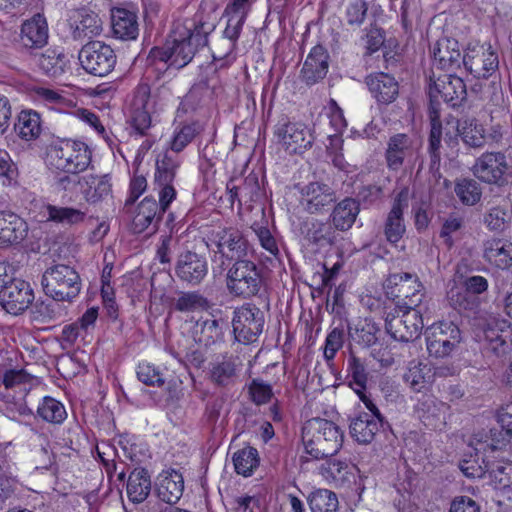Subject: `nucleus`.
<instances>
[{"label":"nucleus","mask_w":512,"mask_h":512,"mask_svg":"<svg viewBox=\"0 0 512 512\" xmlns=\"http://www.w3.org/2000/svg\"><path fill=\"white\" fill-rule=\"evenodd\" d=\"M217 9L215 0H202L194 19L176 21L165 46L152 49L150 56L177 69L186 66L196 49L206 44L207 35L215 29Z\"/></svg>","instance_id":"obj_1"},{"label":"nucleus","mask_w":512,"mask_h":512,"mask_svg":"<svg viewBox=\"0 0 512 512\" xmlns=\"http://www.w3.org/2000/svg\"><path fill=\"white\" fill-rule=\"evenodd\" d=\"M343 431L333 421L313 418L302 428V442L307 454L315 459L335 455L342 447Z\"/></svg>","instance_id":"obj_2"},{"label":"nucleus","mask_w":512,"mask_h":512,"mask_svg":"<svg viewBox=\"0 0 512 512\" xmlns=\"http://www.w3.org/2000/svg\"><path fill=\"white\" fill-rule=\"evenodd\" d=\"M92 159L89 146L78 140H64L52 146L48 152L49 164L67 173H79L88 168Z\"/></svg>","instance_id":"obj_3"},{"label":"nucleus","mask_w":512,"mask_h":512,"mask_svg":"<svg viewBox=\"0 0 512 512\" xmlns=\"http://www.w3.org/2000/svg\"><path fill=\"white\" fill-rule=\"evenodd\" d=\"M41 284L46 295L57 301H67L80 291L79 275L67 265H55L42 275Z\"/></svg>","instance_id":"obj_4"},{"label":"nucleus","mask_w":512,"mask_h":512,"mask_svg":"<svg viewBox=\"0 0 512 512\" xmlns=\"http://www.w3.org/2000/svg\"><path fill=\"white\" fill-rule=\"evenodd\" d=\"M384 288L388 297L403 301V308L416 309L425 296L422 282L416 274L411 273L390 275Z\"/></svg>","instance_id":"obj_5"},{"label":"nucleus","mask_w":512,"mask_h":512,"mask_svg":"<svg viewBox=\"0 0 512 512\" xmlns=\"http://www.w3.org/2000/svg\"><path fill=\"white\" fill-rule=\"evenodd\" d=\"M261 282L257 266L249 260L236 261L227 273V288L235 296L248 298L256 295Z\"/></svg>","instance_id":"obj_6"},{"label":"nucleus","mask_w":512,"mask_h":512,"mask_svg":"<svg viewBox=\"0 0 512 512\" xmlns=\"http://www.w3.org/2000/svg\"><path fill=\"white\" fill-rule=\"evenodd\" d=\"M210 248L214 257L219 256L221 263L225 261H240L247 256L249 245L241 231L235 228H223L214 232L210 239Z\"/></svg>","instance_id":"obj_7"},{"label":"nucleus","mask_w":512,"mask_h":512,"mask_svg":"<svg viewBox=\"0 0 512 512\" xmlns=\"http://www.w3.org/2000/svg\"><path fill=\"white\" fill-rule=\"evenodd\" d=\"M79 61L87 73L104 77L114 69L116 55L109 45L101 41H91L81 48Z\"/></svg>","instance_id":"obj_8"},{"label":"nucleus","mask_w":512,"mask_h":512,"mask_svg":"<svg viewBox=\"0 0 512 512\" xmlns=\"http://www.w3.org/2000/svg\"><path fill=\"white\" fill-rule=\"evenodd\" d=\"M158 106H162L159 94H151L147 84L138 85L132 101L131 126L139 135H145L150 129L152 115L157 112Z\"/></svg>","instance_id":"obj_9"},{"label":"nucleus","mask_w":512,"mask_h":512,"mask_svg":"<svg viewBox=\"0 0 512 512\" xmlns=\"http://www.w3.org/2000/svg\"><path fill=\"white\" fill-rule=\"evenodd\" d=\"M461 341L459 328L450 321L432 324L426 330V346L431 356L443 358L451 354Z\"/></svg>","instance_id":"obj_10"},{"label":"nucleus","mask_w":512,"mask_h":512,"mask_svg":"<svg viewBox=\"0 0 512 512\" xmlns=\"http://www.w3.org/2000/svg\"><path fill=\"white\" fill-rule=\"evenodd\" d=\"M274 134L280 147L289 155H302L312 147L314 136L299 122L278 123Z\"/></svg>","instance_id":"obj_11"},{"label":"nucleus","mask_w":512,"mask_h":512,"mask_svg":"<svg viewBox=\"0 0 512 512\" xmlns=\"http://www.w3.org/2000/svg\"><path fill=\"white\" fill-rule=\"evenodd\" d=\"M423 318L419 310L398 306L396 315L386 318V330L397 341L417 339L423 329Z\"/></svg>","instance_id":"obj_12"},{"label":"nucleus","mask_w":512,"mask_h":512,"mask_svg":"<svg viewBox=\"0 0 512 512\" xmlns=\"http://www.w3.org/2000/svg\"><path fill=\"white\" fill-rule=\"evenodd\" d=\"M264 322V314L258 307L242 305L234 311L232 319L235 338L244 344L255 342L263 331Z\"/></svg>","instance_id":"obj_13"},{"label":"nucleus","mask_w":512,"mask_h":512,"mask_svg":"<svg viewBox=\"0 0 512 512\" xmlns=\"http://www.w3.org/2000/svg\"><path fill=\"white\" fill-rule=\"evenodd\" d=\"M507 156L502 152H485L479 156L472 168L473 174L487 184L502 185L510 169Z\"/></svg>","instance_id":"obj_14"},{"label":"nucleus","mask_w":512,"mask_h":512,"mask_svg":"<svg viewBox=\"0 0 512 512\" xmlns=\"http://www.w3.org/2000/svg\"><path fill=\"white\" fill-rule=\"evenodd\" d=\"M463 65L474 77L488 78L498 69V55L491 45H470L463 56Z\"/></svg>","instance_id":"obj_15"},{"label":"nucleus","mask_w":512,"mask_h":512,"mask_svg":"<svg viewBox=\"0 0 512 512\" xmlns=\"http://www.w3.org/2000/svg\"><path fill=\"white\" fill-rule=\"evenodd\" d=\"M418 152L415 140L407 134L398 133L387 141L385 159L390 170L398 171L405 162H411Z\"/></svg>","instance_id":"obj_16"},{"label":"nucleus","mask_w":512,"mask_h":512,"mask_svg":"<svg viewBox=\"0 0 512 512\" xmlns=\"http://www.w3.org/2000/svg\"><path fill=\"white\" fill-rule=\"evenodd\" d=\"M33 299V290L30 284L24 280L11 281L0 294L2 307L13 315L25 311Z\"/></svg>","instance_id":"obj_17"},{"label":"nucleus","mask_w":512,"mask_h":512,"mask_svg":"<svg viewBox=\"0 0 512 512\" xmlns=\"http://www.w3.org/2000/svg\"><path fill=\"white\" fill-rule=\"evenodd\" d=\"M457 131L464 144L472 148H481L489 140L498 142L502 137L500 126L491 127L488 133L483 124L474 118L459 121Z\"/></svg>","instance_id":"obj_18"},{"label":"nucleus","mask_w":512,"mask_h":512,"mask_svg":"<svg viewBox=\"0 0 512 512\" xmlns=\"http://www.w3.org/2000/svg\"><path fill=\"white\" fill-rule=\"evenodd\" d=\"M69 27L75 40L91 39L103 31V23L94 11L80 8L71 12Z\"/></svg>","instance_id":"obj_19"},{"label":"nucleus","mask_w":512,"mask_h":512,"mask_svg":"<svg viewBox=\"0 0 512 512\" xmlns=\"http://www.w3.org/2000/svg\"><path fill=\"white\" fill-rule=\"evenodd\" d=\"M466 94V85L462 78L452 74L438 77L429 86V95L433 101H438L441 98L453 106L463 101L466 98Z\"/></svg>","instance_id":"obj_20"},{"label":"nucleus","mask_w":512,"mask_h":512,"mask_svg":"<svg viewBox=\"0 0 512 512\" xmlns=\"http://www.w3.org/2000/svg\"><path fill=\"white\" fill-rule=\"evenodd\" d=\"M408 205L409 190L408 188H403L396 195L384 226L386 239L392 244L398 243L405 233L403 212L408 208Z\"/></svg>","instance_id":"obj_21"},{"label":"nucleus","mask_w":512,"mask_h":512,"mask_svg":"<svg viewBox=\"0 0 512 512\" xmlns=\"http://www.w3.org/2000/svg\"><path fill=\"white\" fill-rule=\"evenodd\" d=\"M511 334L510 325L505 322L492 320L478 334L484 348L497 356L504 355L508 350V338Z\"/></svg>","instance_id":"obj_22"},{"label":"nucleus","mask_w":512,"mask_h":512,"mask_svg":"<svg viewBox=\"0 0 512 512\" xmlns=\"http://www.w3.org/2000/svg\"><path fill=\"white\" fill-rule=\"evenodd\" d=\"M79 191L89 204H98L112 197V183L108 175L87 174L79 181Z\"/></svg>","instance_id":"obj_23"},{"label":"nucleus","mask_w":512,"mask_h":512,"mask_svg":"<svg viewBox=\"0 0 512 512\" xmlns=\"http://www.w3.org/2000/svg\"><path fill=\"white\" fill-rule=\"evenodd\" d=\"M301 204L310 212L315 213L323 207L330 205L335 201V192L327 184L321 182H311L302 187Z\"/></svg>","instance_id":"obj_24"},{"label":"nucleus","mask_w":512,"mask_h":512,"mask_svg":"<svg viewBox=\"0 0 512 512\" xmlns=\"http://www.w3.org/2000/svg\"><path fill=\"white\" fill-rule=\"evenodd\" d=\"M329 55L323 46H314L309 52L301 70L302 80L308 84L313 85L322 80L329 67Z\"/></svg>","instance_id":"obj_25"},{"label":"nucleus","mask_w":512,"mask_h":512,"mask_svg":"<svg viewBox=\"0 0 512 512\" xmlns=\"http://www.w3.org/2000/svg\"><path fill=\"white\" fill-rule=\"evenodd\" d=\"M207 261L204 257L193 253L186 252L179 256L176 274L187 283L198 284L207 275Z\"/></svg>","instance_id":"obj_26"},{"label":"nucleus","mask_w":512,"mask_h":512,"mask_svg":"<svg viewBox=\"0 0 512 512\" xmlns=\"http://www.w3.org/2000/svg\"><path fill=\"white\" fill-rule=\"evenodd\" d=\"M463 56L457 40L442 38L433 48L434 64L444 70H455L463 64Z\"/></svg>","instance_id":"obj_27"},{"label":"nucleus","mask_w":512,"mask_h":512,"mask_svg":"<svg viewBox=\"0 0 512 512\" xmlns=\"http://www.w3.org/2000/svg\"><path fill=\"white\" fill-rule=\"evenodd\" d=\"M158 497L168 503L175 504L182 497L184 491V479L180 472L175 469L162 471L156 482Z\"/></svg>","instance_id":"obj_28"},{"label":"nucleus","mask_w":512,"mask_h":512,"mask_svg":"<svg viewBox=\"0 0 512 512\" xmlns=\"http://www.w3.org/2000/svg\"><path fill=\"white\" fill-rule=\"evenodd\" d=\"M27 223L18 215L0 211V247L18 244L27 235Z\"/></svg>","instance_id":"obj_29"},{"label":"nucleus","mask_w":512,"mask_h":512,"mask_svg":"<svg viewBox=\"0 0 512 512\" xmlns=\"http://www.w3.org/2000/svg\"><path fill=\"white\" fill-rule=\"evenodd\" d=\"M486 448L493 451L495 446L493 444H484L480 442L477 447L472 448L471 452L464 455L460 461L459 467L466 477H487L490 464L484 458Z\"/></svg>","instance_id":"obj_30"},{"label":"nucleus","mask_w":512,"mask_h":512,"mask_svg":"<svg viewBox=\"0 0 512 512\" xmlns=\"http://www.w3.org/2000/svg\"><path fill=\"white\" fill-rule=\"evenodd\" d=\"M483 257L491 266L507 269L512 265V243L501 238L489 239L484 243Z\"/></svg>","instance_id":"obj_31"},{"label":"nucleus","mask_w":512,"mask_h":512,"mask_svg":"<svg viewBox=\"0 0 512 512\" xmlns=\"http://www.w3.org/2000/svg\"><path fill=\"white\" fill-rule=\"evenodd\" d=\"M367 86L373 97L380 103L389 104L398 96L399 87L394 77L380 72L366 78Z\"/></svg>","instance_id":"obj_32"},{"label":"nucleus","mask_w":512,"mask_h":512,"mask_svg":"<svg viewBox=\"0 0 512 512\" xmlns=\"http://www.w3.org/2000/svg\"><path fill=\"white\" fill-rule=\"evenodd\" d=\"M21 42L28 48H40L48 39V25L46 19L37 14L26 20L21 27Z\"/></svg>","instance_id":"obj_33"},{"label":"nucleus","mask_w":512,"mask_h":512,"mask_svg":"<svg viewBox=\"0 0 512 512\" xmlns=\"http://www.w3.org/2000/svg\"><path fill=\"white\" fill-rule=\"evenodd\" d=\"M404 380L413 391L422 392L433 384L435 370L429 364L411 362L404 375Z\"/></svg>","instance_id":"obj_34"},{"label":"nucleus","mask_w":512,"mask_h":512,"mask_svg":"<svg viewBox=\"0 0 512 512\" xmlns=\"http://www.w3.org/2000/svg\"><path fill=\"white\" fill-rule=\"evenodd\" d=\"M112 29L115 36L120 39H135L139 31L136 15L123 8L114 9L112 11Z\"/></svg>","instance_id":"obj_35"},{"label":"nucleus","mask_w":512,"mask_h":512,"mask_svg":"<svg viewBox=\"0 0 512 512\" xmlns=\"http://www.w3.org/2000/svg\"><path fill=\"white\" fill-rule=\"evenodd\" d=\"M162 212L153 197H145L137 206L132 220V229L135 233L144 232L154 220H158Z\"/></svg>","instance_id":"obj_36"},{"label":"nucleus","mask_w":512,"mask_h":512,"mask_svg":"<svg viewBox=\"0 0 512 512\" xmlns=\"http://www.w3.org/2000/svg\"><path fill=\"white\" fill-rule=\"evenodd\" d=\"M151 491V480L147 470L134 469L127 481V496L133 503H142Z\"/></svg>","instance_id":"obj_37"},{"label":"nucleus","mask_w":512,"mask_h":512,"mask_svg":"<svg viewBox=\"0 0 512 512\" xmlns=\"http://www.w3.org/2000/svg\"><path fill=\"white\" fill-rule=\"evenodd\" d=\"M381 422L367 413H361L351 421L350 434L359 443H370Z\"/></svg>","instance_id":"obj_38"},{"label":"nucleus","mask_w":512,"mask_h":512,"mask_svg":"<svg viewBox=\"0 0 512 512\" xmlns=\"http://www.w3.org/2000/svg\"><path fill=\"white\" fill-rule=\"evenodd\" d=\"M416 410L424 422L437 427L445 419L447 405L434 396H424L417 404Z\"/></svg>","instance_id":"obj_39"},{"label":"nucleus","mask_w":512,"mask_h":512,"mask_svg":"<svg viewBox=\"0 0 512 512\" xmlns=\"http://www.w3.org/2000/svg\"><path fill=\"white\" fill-rule=\"evenodd\" d=\"M487 478L495 489L512 492V461L499 460L490 465Z\"/></svg>","instance_id":"obj_40"},{"label":"nucleus","mask_w":512,"mask_h":512,"mask_svg":"<svg viewBox=\"0 0 512 512\" xmlns=\"http://www.w3.org/2000/svg\"><path fill=\"white\" fill-rule=\"evenodd\" d=\"M359 213V204L351 198H346L336 205L332 213L335 228L347 230L351 228Z\"/></svg>","instance_id":"obj_41"},{"label":"nucleus","mask_w":512,"mask_h":512,"mask_svg":"<svg viewBox=\"0 0 512 512\" xmlns=\"http://www.w3.org/2000/svg\"><path fill=\"white\" fill-rule=\"evenodd\" d=\"M40 115L33 110H23L19 113L15 131L24 140L36 139L41 133Z\"/></svg>","instance_id":"obj_42"},{"label":"nucleus","mask_w":512,"mask_h":512,"mask_svg":"<svg viewBox=\"0 0 512 512\" xmlns=\"http://www.w3.org/2000/svg\"><path fill=\"white\" fill-rule=\"evenodd\" d=\"M307 502L311 512H337L338 498L327 489H317L309 494Z\"/></svg>","instance_id":"obj_43"},{"label":"nucleus","mask_w":512,"mask_h":512,"mask_svg":"<svg viewBox=\"0 0 512 512\" xmlns=\"http://www.w3.org/2000/svg\"><path fill=\"white\" fill-rule=\"evenodd\" d=\"M37 415L48 423L60 424L66 419L67 412L60 401L46 396L37 407Z\"/></svg>","instance_id":"obj_44"},{"label":"nucleus","mask_w":512,"mask_h":512,"mask_svg":"<svg viewBox=\"0 0 512 512\" xmlns=\"http://www.w3.org/2000/svg\"><path fill=\"white\" fill-rule=\"evenodd\" d=\"M47 219L53 222L74 225L84 221L85 212L72 207H58L48 205L46 207Z\"/></svg>","instance_id":"obj_45"},{"label":"nucleus","mask_w":512,"mask_h":512,"mask_svg":"<svg viewBox=\"0 0 512 512\" xmlns=\"http://www.w3.org/2000/svg\"><path fill=\"white\" fill-rule=\"evenodd\" d=\"M233 462L238 474L250 476L259 464L258 452L252 447L243 448L234 454Z\"/></svg>","instance_id":"obj_46"},{"label":"nucleus","mask_w":512,"mask_h":512,"mask_svg":"<svg viewBox=\"0 0 512 512\" xmlns=\"http://www.w3.org/2000/svg\"><path fill=\"white\" fill-rule=\"evenodd\" d=\"M447 299L459 311H473L478 307V299L470 295L465 287L453 285L447 292Z\"/></svg>","instance_id":"obj_47"},{"label":"nucleus","mask_w":512,"mask_h":512,"mask_svg":"<svg viewBox=\"0 0 512 512\" xmlns=\"http://www.w3.org/2000/svg\"><path fill=\"white\" fill-rule=\"evenodd\" d=\"M67 65V59L64 54H57L55 51H47L39 58L40 68L49 76L57 77L61 75Z\"/></svg>","instance_id":"obj_48"},{"label":"nucleus","mask_w":512,"mask_h":512,"mask_svg":"<svg viewBox=\"0 0 512 512\" xmlns=\"http://www.w3.org/2000/svg\"><path fill=\"white\" fill-rule=\"evenodd\" d=\"M195 124L177 125L172 133L169 146L174 152H181L196 136Z\"/></svg>","instance_id":"obj_49"},{"label":"nucleus","mask_w":512,"mask_h":512,"mask_svg":"<svg viewBox=\"0 0 512 512\" xmlns=\"http://www.w3.org/2000/svg\"><path fill=\"white\" fill-rule=\"evenodd\" d=\"M455 193L465 205H474L481 198V189L472 179H462L456 183Z\"/></svg>","instance_id":"obj_50"},{"label":"nucleus","mask_w":512,"mask_h":512,"mask_svg":"<svg viewBox=\"0 0 512 512\" xmlns=\"http://www.w3.org/2000/svg\"><path fill=\"white\" fill-rule=\"evenodd\" d=\"M178 163L167 153L156 160L155 183L173 182Z\"/></svg>","instance_id":"obj_51"},{"label":"nucleus","mask_w":512,"mask_h":512,"mask_svg":"<svg viewBox=\"0 0 512 512\" xmlns=\"http://www.w3.org/2000/svg\"><path fill=\"white\" fill-rule=\"evenodd\" d=\"M348 372L351 377L350 387L355 392H361L362 390H366L367 385V373L365 366L360 361V359L355 356H351L348 359Z\"/></svg>","instance_id":"obj_52"},{"label":"nucleus","mask_w":512,"mask_h":512,"mask_svg":"<svg viewBox=\"0 0 512 512\" xmlns=\"http://www.w3.org/2000/svg\"><path fill=\"white\" fill-rule=\"evenodd\" d=\"M208 301L197 292H187L180 295L175 307L181 312L202 311L208 308Z\"/></svg>","instance_id":"obj_53"},{"label":"nucleus","mask_w":512,"mask_h":512,"mask_svg":"<svg viewBox=\"0 0 512 512\" xmlns=\"http://www.w3.org/2000/svg\"><path fill=\"white\" fill-rule=\"evenodd\" d=\"M196 327L200 329L201 334L198 341L205 346L211 345L222 338V328L216 319H206L201 323H197Z\"/></svg>","instance_id":"obj_54"},{"label":"nucleus","mask_w":512,"mask_h":512,"mask_svg":"<svg viewBox=\"0 0 512 512\" xmlns=\"http://www.w3.org/2000/svg\"><path fill=\"white\" fill-rule=\"evenodd\" d=\"M228 16H229L228 22H227L226 28L224 30V36L228 40L227 47H226L227 51L224 55H219L218 56L219 58L225 57L226 55L230 54L234 50V48L236 46V41L238 40V38L241 34L243 24L246 20L245 18H241L238 16H233V15H228Z\"/></svg>","instance_id":"obj_55"},{"label":"nucleus","mask_w":512,"mask_h":512,"mask_svg":"<svg viewBox=\"0 0 512 512\" xmlns=\"http://www.w3.org/2000/svg\"><path fill=\"white\" fill-rule=\"evenodd\" d=\"M18 480L10 466L0 465V502L10 498L16 491Z\"/></svg>","instance_id":"obj_56"},{"label":"nucleus","mask_w":512,"mask_h":512,"mask_svg":"<svg viewBox=\"0 0 512 512\" xmlns=\"http://www.w3.org/2000/svg\"><path fill=\"white\" fill-rule=\"evenodd\" d=\"M137 377L146 385L161 386L164 384V379L160 370L149 362L139 363L137 367Z\"/></svg>","instance_id":"obj_57"},{"label":"nucleus","mask_w":512,"mask_h":512,"mask_svg":"<svg viewBox=\"0 0 512 512\" xmlns=\"http://www.w3.org/2000/svg\"><path fill=\"white\" fill-rule=\"evenodd\" d=\"M35 96L37 100L43 102L50 109L61 110L68 102L63 94L45 87H38L35 90Z\"/></svg>","instance_id":"obj_58"},{"label":"nucleus","mask_w":512,"mask_h":512,"mask_svg":"<svg viewBox=\"0 0 512 512\" xmlns=\"http://www.w3.org/2000/svg\"><path fill=\"white\" fill-rule=\"evenodd\" d=\"M74 115L77 119L91 127L106 142L112 143V140L97 114L87 109H78L75 111Z\"/></svg>","instance_id":"obj_59"},{"label":"nucleus","mask_w":512,"mask_h":512,"mask_svg":"<svg viewBox=\"0 0 512 512\" xmlns=\"http://www.w3.org/2000/svg\"><path fill=\"white\" fill-rule=\"evenodd\" d=\"M211 377L219 385H229L236 377V366L231 361L221 362L213 367Z\"/></svg>","instance_id":"obj_60"},{"label":"nucleus","mask_w":512,"mask_h":512,"mask_svg":"<svg viewBox=\"0 0 512 512\" xmlns=\"http://www.w3.org/2000/svg\"><path fill=\"white\" fill-rule=\"evenodd\" d=\"M349 464L342 460L326 461L321 467V474L327 480L340 481L346 478Z\"/></svg>","instance_id":"obj_61"},{"label":"nucleus","mask_w":512,"mask_h":512,"mask_svg":"<svg viewBox=\"0 0 512 512\" xmlns=\"http://www.w3.org/2000/svg\"><path fill=\"white\" fill-rule=\"evenodd\" d=\"M252 229L255 232L260 245L271 255L276 256L279 252V249L277 242L271 234L270 230L259 223H254L252 225Z\"/></svg>","instance_id":"obj_62"},{"label":"nucleus","mask_w":512,"mask_h":512,"mask_svg":"<svg viewBox=\"0 0 512 512\" xmlns=\"http://www.w3.org/2000/svg\"><path fill=\"white\" fill-rule=\"evenodd\" d=\"M18 170L7 153L0 151V180L2 185H11L16 182Z\"/></svg>","instance_id":"obj_63"},{"label":"nucleus","mask_w":512,"mask_h":512,"mask_svg":"<svg viewBox=\"0 0 512 512\" xmlns=\"http://www.w3.org/2000/svg\"><path fill=\"white\" fill-rule=\"evenodd\" d=\"M343 346V332L334 328L326 337L324 346V357L331 361L334 359L338 350Z\"/></svg>","instance_id":"obj_64"}]
</instances>
